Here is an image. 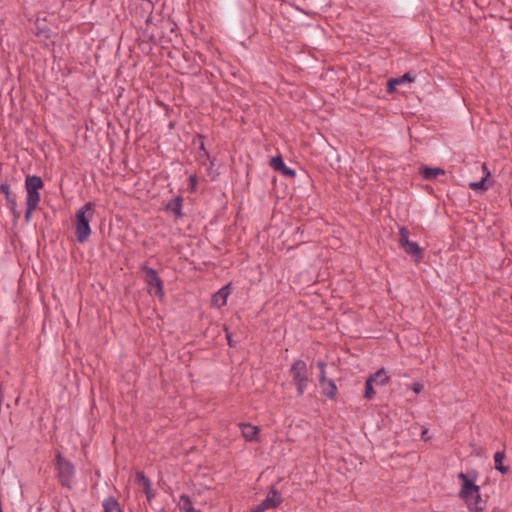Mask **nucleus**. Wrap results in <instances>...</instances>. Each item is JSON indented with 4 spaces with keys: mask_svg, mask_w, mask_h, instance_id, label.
Listing matches in <instances>:
<instances>
[{
    "mask_svg": "<svg viewBox=\"0 0 512 512\" xmlns=\"http://www.w3.org/2000/svg\"><path fill=\"white\" fill-rule=\"evenodd\" d=\"M458 479L462 482L458 495L465 502L468 510L470 512L484 511L487 506V499L481 496L480 487L474 483L475 476L470 477L469 473L460 472Z\"/></svg>",
    "mask_w": 512,
    "mask_h": 512,
    "instance_id": "nucleus-1",
    "label": "nucleus"
},
{
    "mask_svg": "<svg viewBox=\"0 0 512 512\" xmlns=\"http://www.w3.org/2000/svg\"><path fill=\"white\" fill-rule=\"evenodd\" d=\"M95 213V205L92 202L85 203L80 209L77 210L75 215L74 227L75 236L79 243H85L90 235V221Z\"/></svg>",
    "mask_w": 512,
    "mask_h": 512,
    "instance_id": "nucleus-2",
    "label": "nucleus"
},
{
    "mask_svg": "<svg viewBox=\"0 0 512 512\" xmlns=\"http://www.w3.org/2000/svg\"><path fill=\"white\" fill-rule=\"evenodd\" d=\"M55 470L60 484L67 489H72L76 474L75 465L67 460L61 452H58L54 460Z\"/></svg>",
    "mask_w": 512,
    "mask_h": 512,
    "instance_id": "nucleus-3",
    "label": "nucleus"
},
{
    "mask_svg": "<svg viewBox=\"0 0 512 512\" xmlns=\"http://www.w3.org/2000/svg\"><path fill=\"white\" fill-rule=\"evenodd\" d=\"M293 382L296 386L297 395L302 396L308 387V371L307 364L304 360H295L289 370Z\"/></svg>",
    "mask_w": 512,
    "mask_h": 512,
    "instance_id": "nucleus-4",
    "label": "nucleus"
},
{
    "mask_svg": "<svg viewBox=\"0 0 512 512\" xmlns=\"http://www.w3.org/2000/svg\"><path fill=\"white\" fill-rule=\"evenodd\" d=\"M399 247L405 251L408 255L414 257L416 263L422 261L424 257L423 249L418 245L417 242L409 240V231L406 227L402 226L399 228Z\"/></svg>",
    "mask_w": 512,
    "mask_h": 512,
    "instance_id": "nucleus-5",
    "label": "nucleus"
},
{
    "mask_svg": "<svg viewBox=\"0 0 512 512\" xmlns=\"http://www.w3.org/2000/svg\"><path fill=\"white\" fill-rule=\"evenodd\" d=\"M141 272L144 274L143 279L146 282V284L150 287H155V295L157 296H163L164 295V288H163V281L159 277L157 271L154 268H151L147 265H142L140 267Z\"/></svg>",
    "mask_w": 512,
    "mask_h": 512,
    "instance_id": "nucleus-6",
    "label": "nucleus"
},
{
    "mask_svg": "<svg viewBox=\"0 0 512 512\" xmlns=\"http://www.w3.org/2000/svg\"><path fill=\"white\" fill-rule=\"evenodd\" d=\"M43 180L37 175L27 176L25 179V188L27 192L26 200L40 202L39 190L43 188Z\"/></svg>",
    "mask_w": 512,
    "mask_h": 512,
    "instance_id": "nucleus-7",
    "label": "nucleus"
},
{
    "mask_svg": "<svg viewBox=\"0 0 512 512\" xmlns=\"http://www.w3.org/2000/svg\"><path fill=\"white\" fill-rule=\"evenodd\" d=\"M481 167H482L483 174H484L483 177L481 178L480 181L469 183V187L474 191L484 192V191H487L492 186V182L491 181L489 182V179L491 177V172L488 169L486 163H483Z\"/></svg>",
    "mask_w": 512,
    "mask_h": 512,
    "instance_id": "nucleus-8",
    "label": "nucleus"
},
{
    "mask_svg": "<svg viewBox=\"0 0 512 512\" xmlns=\"http://www.w3.org/2000/svg\"><path fill=\"white\" fill-rule=\"evenodd\" d=\"M282 500L283 499L279 491L275 488V486H271L267 496L260 502V504L267 510L278 507L282 503Z\"/></svg>",
    "mask_w": 512,
    "mask_h": 512,
    "instance_id": "nucleus-9",
    "label": "nucleus"
},
{
    "mask_svg": "<svg viewBox=\"0 0 512 512\" xmlns=\"http://www.w3.org/2000/svg\"><path fill=\"white\" fill-rule=\"evenodd\" d=\"M271 166L273 167V169H275L284 176H287L289 178H294L296 176L295 170L287 167L284 163L282 156L280 155L275 156L271 159Z\"/></svg>",
    "mask_w": 512,
    "mask_h": 512,
    "instance_id": "nucleus-10",
    "label": "nucleus"
},
{
    "mask_svg": "<svg viewBox=\"0 0 512 512\" xmlns=\"http://www.w3.org/2000/svg\"><path fill=\"white\" fill-rule=\"evenodd\" d=\"M418 170L423 179L428 181L435 180L438 176H444L446 174V171L442 168L428 167L426 165H421Z\"/></svg>",
    "mask_w": 512,
    "mask_h": 512,
    "instance_id": "nucleus-11",
    "label": "nucleus"
},
{
    "mask_svg": "<svg viewBox=\"0 0 512 512\" xmlns=\"http://www.w3.org/2000/svg\"><path fill=\"white\" fill-rule=\"evenodd\" d=\"M319 385L324 396L328 399H335L338 389L334 380L326 378L324 381L319 382Z\"/></svg>",
    "mask_w": 512,
    "mask_h": 512,
    "instance_id": "nucleus-12",
    "label": "nucleus"
},
{
    "mask_svg": "<svg viewBox=\"0 0 512 512\" xmlns=\"http://www.w3.org/2000/svg\"><path fill=\"white\" fill-rule=\"evenodd\" d=\"M182 203H183V197L176 196L166 204L165 210L172 212L177 219L181 218L183 216Z\"/></svg>",
    "mask_w": 512,
    "mask_h": 512,
    "instance_id": "nucleus-13",
    "label": "nucleus"
},
{
    "mask_svg": "<svg viewBox=\"0 0 512 512\" xmlns=\"http://www.w3.org/2000/svg\"><path fill=\"white\" fill-rule=\"evenodd\" d=\"M240 427L242 435L247 441L257 440L259 434V428L257 426L250 423H241Z\"/></svg>",
    "mask_w": 512,
    "mask_h": 512,
    "instance_id": "nucleus-14",
    "label": "nucleus"
},
{
    "mask_svg": "<svg viewBox=\"0 0 512 512\" xmlns=\"http://www.w3.org/2000/svg\"><path fill=\"white\" fill-rule=\"evenodd\" d=\"M415 78V75L411 71L406 72L404 75L400 77L392 78L388 81V91H393L396 85H400L404 82H413Z\"/></svg>",
    "mask_w": 512,
    "mask_h": 512,
    "instance_id": "nucleus-15",
    "label": "nucleus"
},
{
    "mask_svg": "<svg viewBox=\"0 0 512 512\" xmlns=\"http://www.w3.org/2000/svg\"><path fill=\"white\" fill-rule=\"evenodd\" d=\"M504 458H505L504 451H497L494 454L495 469L503 475L507 474L510 470L509 466L503 465Z\"/></svg>",
    "mask_w": 512,
    "mask_h": 512,
    "instance_id": "nucleus-16",
    "label": "nucleus"
},
{
    "mask_svg": "<svg viewBox=\"0 0 512 512\" xmlns=\"http://www.w3.org/2000/svg\"><path fill=\"white\" fill-rule=\"evenodd\" d=\"M103 512H123L115 497L110 496L103 501Z\"/></svg>",
    "mask_w": 512,
    "mask_h": 512,
    "instance_id": "nucleus-17",
    "label": "nucleus"
},
{
    "mask_svg": "<svg viewBox=\"0 0 512 512\" xmlns=\"http://www.w3.org/2000/svg\"><path fill=\"white\" fill-rule=\"evenodd\" d=\"M229 295V286L221 288L214 296L213 303L218 307L226 305L227 297Z\"/></svg>",
    "mask_w": 512,
    "mask_h": 512,
    "instance_id": "nucleus-18",
    "label": "nucleus"
},
{
    "mask_svg": "<svg viewBox=\"0 0 512 512\" xmlns=\"http://www.w3.org/2000/svg\"><path fill=\"white\" fill-rule=\"evenodd\" d=\"M179 508L184 512H201L193 507L191 498L186 494L180 495Z\"/></svg>",
    "mask_w": 512,
    "mask_h": 512,
    "instance_id": "nucleus-19",
    "label": "nucleus"
},
{
    "mask_svg": "<svg viewBox=\"0 0 512 512\" xmlns=\"http://www.w3.org/2000/svg\"><path fill=\"white\" fill-rule=\"evenodd\" d=\"M368 378H372V381L379 385H385L389 382V377L387 376L384 368L379 369L374 374H371Z\"/></svg>",
    "mask_w": 512,
    "mask_h": 512,
    "instance_id": "nucleus-20",
    "label": "nucleus"
},
{
    "mask_svg": "<svg viewBox=\"0 0 512 512\" xmlns=\"http://www.w3.org/2000/svg\"><path fill=\"white\" fill-rule=\"evenodd\" d=\"M373 383L372 378H367L365 382L364 398L367 400H371L375 396Z\"/></svg>",
    "mask_w": 512,
    "mask_h": 512,
    "instance_id": "nucleus-21",
    "label": "nucleus"
},
{
    "mask_svg": "<svg viewBox=\"0 0 512 512\" xmlns=\"http://www.w3.org/2000/svg\"><path fill=\"white\" fill-rule=\"evenodd\" d=\"M136 482L143 486L144 489L150 490L151 488V481L148 477L145 476L143 472L136 473Z\"/></svg>",
    "mask_w": 512,
    "mask_h": 512,
    "instance_id": "nucleus-22",
    "label": "nucleus"
},
{
    "mask_svg": "<svg viewBox=\"0 0 512 512\" xmlns=\"http://www.w3.org/2000/svg\"><path fill=\"white\" fill-rule=\"evenodd\" d=\"M39 202L26 200V212H25V220L29 222L32 216V212L37 208Z\"/></svg>",
    "mask_w": 512,
    "mask_h": 512,
    "instance_id": "nucleus-23",
    "label": "nucleus"
},
{
    "mask_svg": "<svg viewBox=\"0 0 512 512\" xmlns=\"http://www.w3.org/2000/svg\"><path fill=\"white\" fill-rule=\"evenodd\" d=\"M0 192L4 195L7 202L16 198V196L11 193L10 185L8 183H2L0 185Z\"/></svg>",
    "mask_w": 512,
    "mask_h": 512,
    "instance_id": "nucleus-24",
    "label": "nucleus"
},
{
    "mask_svg": "<svg viewBox=\"0 0 512 512\" xmlns=\"http://www.w3.org/2000/svg\"><path fill=\"white\" fill-rule=\"evenodd\" d=\"M316 364H317V367L320 370L318 379H319V382H322V381H324L327 378L326 377V366H327V364L323 360L317 361Z\"/></svg>",
    "mask_w": 512,
    "mask_h": 512,
    "instance_id": "nucleus-25",
    "label": "nucleus"
},
{
    "mask_svg": "<svg viewBox=\"0 0 512 512\" xmlns=\"http://www.w3.org/2000/svg\"><path fill=\"white\" fill-rule=\"evenodd\" d=\"M7 203L9 204V208H10L11 213L13 214L14 220H18L20 218L21 214H20V211L17 209L16 198L11 199Z\"/></svg>",
    "mask_w": 512,
    "mask_h": 512,
    "instance_id": "nucleus-26",
    "label": "nucleus"
},
{
    "mask_svg": "<svg viewBox=\"0 0 512 512\" xmlns=\"http://www.w3.org/2000/svg\"><path fill=\"white\" fill-rule=\"evenodd\" d=\"M197 138L199 140V149H200V151L203 152L204 156L209 157V153L206 150L205 145H204V137L202 135H198Z\"/></svg>",
    "mask_w": 512,
    "mask_h": 512,
    "instance_id": "nucleus-27",
    "label": "nucleus"
},
{
    "mask_svg": "<svg viewBox=\"0 0 512 512\" xmlns=\"http://www.w3.org/2000/svg\"><path fill=\"white\" fill-rule=\"evenodd\" d=\"M412 390L418 394L423 390V385L421 383H414L412 386Z\"/></svg>",
    "mask_w": 512,
    "mask_h": 512,
    "instance_id": "nucleus-28",
    "label": "nucleus"
},
{
    "mask_svg": "<svg viewBox=\"0 0 512 512\" xmlns=\"http://www.w3.org/2000/svg\"><path fill=\"white\" fill-rule=\"evenodd\" d=\"M227 341H228V345L230 347H235L236 346V342L232 339V336L230 333H227Z\"/></svg>",
    "mask_w": 512,
    "mask_h": 512,
    "instance_id": "nucleus-29",
    "label": "nucleus"
},
{
    "mask_svg": "<svg viewBox=\"0 0 512 512\" xmlns=\"http://www.w3.org/2000/svg\"><path fill=\"white\" fill-rule=\"evenodd\" d=\"M421 437H422V439H423L424 441H427V440H429V439H430V436H429V434H428V429H427V428L423 429L422 434H421Z\"/></svg>",
    "mask_w": 512,
    "mask_h": 512,
    "instance_id": "nucleus-30",
    "label": "nucleus"
},
{
    "mask_svg": "<svg viewBox=\"0 0 512 512\" xmlns=\"http://www.w3.org/2000/svg\"><path fill=\"white\" fill-rule=\"evenodd\" d=\"M265 508L259 503L251 512H265Z\"/></svg>",
    "mask_w": 512,
    "mask_h": 512,
    "instance_id": "nucleus-31",
    "label": "nucleus"
},
{
    "mask_svg": "<svg viewBox=\"0 0 512 512\" xmlns=\"http://www.w3.org/2000/svg\"><path fill=\"white\" fill-rule=\"evenodd\" d=\"M190 185H191L192 189L195 188V186H196V177L195 176L190 177Z\"/></svg>",
    "mask_w": 512,
    "mask_h": 512,
    "instance_id": "nucleus-32",
    "label": "nucleus"
},
{
    "mask_svg": "<svg viewBox=\"0 0 512 512\" xmlns=\"http://www.w3.org/2000/svg\"><path fill=\"white\" fill-rule=\"evenodd\" d=\"M145 493L147 495L148 500H150L153 497V495L151 493V489L150 490L145 489Z\"/></svg>",
    "mask_w": 512,
    "mask_h": 512,
    "instance_id": "nucleus-33",
    "label": "nucleus"
}]
</instances>
